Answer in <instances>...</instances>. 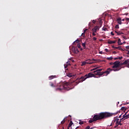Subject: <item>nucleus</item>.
Segmentation results:
<instances>
[{
    "label": "nucleus",
    "mask_w": 129,
    "mask_h": 129,
    "mask_svg": "<svg viewBox=\"0 0 129 129\" xmlns=\"http://www.w3.org/2000/svg\"><path fill=\"white\" fill-rule=\"evenodd\" d=\"M119 112V111H117L116 113H110L108 112H101L98 114L94 115L93 118L89 120V122L90 123H92L93 121H97V120H101V119H105V118L111 117V116H113V115H116Z\"/></svg>",
    "instance_id": "1"
},
{
    "label": "nucleus",
    "mask_w": 129,
    "mask_h": 129,
    "mask_svg": "<svg viewBox=\"0 0 129 129\" xmlns=\"http://www.w3.org/2000/svg\"><path fill=\"white\" fill-rule=\"evenodd\" d=\"M91 77L95 78V76H94V74H93L92 73H90L88 74H86L84 76H82L81 78H78L77 79V80H78V82H75V85H78V84H79V83H80V82H83V81H85V80H86V79H87V78H90Z\"/></svg>",
    "instance_id": "2"
},
{
    "label": "nucleus",
    "mask_w": 129,
    "mask_h": 129,
    "mask_svg": "<svg viewBox=\"0 0 129 129\" xmlns=\"http://www.w3.org/2000/svg\"><path fill=\"white\" fill-rule=\"evenodd\" d=\"M69 83L68 82H61L58 85V87L55 88V90L61 91V90H70V88L69 87Z\"/></svg>",
    "instance_id": "3"
},
{
    "label": "nucleus",
    "mask_w": 129,
    "mask_h": 129,
    "mask_svg": "<svg viewBox=\"0 0 129 129\" xmlns=\"http://www.w3.org/2000/svg\"><path fill=\"white\" fill-rule=\"evenodd\" d=\"M112 68H108V69H110V73L111 71H114V72H116V71H119L121 68H120V61L116 60V61L113 62V66L112 67Z\"/></svg>",
    "instance_id": "4"
},
{
    "label": "nucleus",
    "mask_w": 129,
    "mask_h": 129,
    "mask_svg": "<svg viewBox=\"0 0 129 129\" xmlns=\"http://www.w3.org/2000/svg\"><path fill=\"white\" fill-rule=\"evenodd\" d=\"M110 70L109 69H107V70L104 72H97V73H94V74H95V75H99V76H102L103 74H107L106 75H108V74L110 73Z\"/></svg>",
    "instance_id": "5"
},
{
    "label": "nucleus",
    "mask_w": 129,
    "mask_h": 129,
    "mask_svg": "<svg viewBox=\"0 0 129 129\" xmlns=\"http://www.w3.org/2000/svg\"><path fill=\"white\" fill-rule=\"evenodd\" d=\"M72 50L75 54H78V53H79V50H78L77 47H75V46H73Z\"/></svg>",
    "instance_id": "6"
},
{
    "label": "nucleus",
    "mask_w": 129,
    "mask_h": 129,
    "mask_svg": "<svg viewBox=\"0 0 129 129\" xmlns=\"http://www.w3.org/2000/svg\"><path fill=\"white\" fill-rule=\"evenodd\" d=\"M101 27V26L100 27L95 26L94 28L92 29L93 33H96V32H97V31H99V29Z\"/></svg>",
    "instance_id": "7"
},
{
    "label": "nucleus",
    "mask_w": 129,
    "mask_h": 129,
    "mask_svg": "<svg viewBox=\"0 0 129 129\" xmlns=\"http://www.w3.org/2000/svg\"><path fill=\"white\" fill-rule=\"evenodd\" d=\"M94 61H95V59L93 58L92 59L86 60V62H87V64H92Z\"/></svg>",
    "instance_id": "8"
},
{
    "label": "nucleus",
    "mask_w": 129,
    "mask_h": 129,
    "mask_svg": "<svg viewBox=\"0 0 129 129\" xmlns=\"http://www.w3.org/2000/svg\"><path fill=\"white\" fill-rule=\"evenodd\" d=\"M127 62H128V60H125L123 62H120V66H122V65H127Z\"/></svg>",
    "instance_id": "9"
},
{
    "label": "nucleus",
    "mask_w": 129,
    "mask_h": 129,
    "mask_svg": "<svg viewBox=\"0 0 129 129\" xmlns=\"http://www.w3.org/2000/svg\"><path fill=\"white\" fill-rule=\"evenodd\" d=\"M114 122H116L115 124H118L119 123V119L116 118L114 120Z\"/></svg>",
    "instance_id": "10"
},
{
    "label": "nucleus",
    "mask_w": 129,
    "mask_h": 129,
    "mask_svg": "<svg viewBox=\"0 0 129 129\" xmlns=\"http://www.w3.org/2000/svg\"><path fill=\"white\" fill-rule=\"evenodd\" d=\"M117 22L119 25H121V24H122V23H121V18H119L117 19Z\"/></svg>",
    "instance_id": "11"
},
{
    "label": "nucleus",
    "mask_w": 129,
    "mask_h": 129,
    "mask_svg": "<svg viewBox=\"0 0 129 129\" xmlns=\"http://www.w3.org/2000/svg\"><path fill=\"white\" fill-rule=\"evenodd\" d=\"M116 43V41H111V40H108V44H114Z\"/></svg>",
    "instance_id": "12"
},
{
    "label": "nucleus",
    "mask_w": 129,
    "mask_h": 129,
    "mask_svg": "<svg viewBox=\"0 0 129 129\" xmlns=\"http://www.w3.org/2000/svg\"><path fill=\"white\" fill-rule=\"evenodd\" d=\"M77 47H78L81 51H82V50H83V49L81 48V45L80 44V43H78Z\"/></svg>",
    "instance_id": "13"
},
{
    "label": "nucleus",
    "mask_w": 129,
    "mask_h": 129,
    "mask_svg": "<svg viewBox=\"0 0 129 129\" xmlns=\"http://www.w3.org/2000/svg\"><path fill=\"white\" fill-rule=\"evenodd\" d=\"M82 45L83 47V49H86V42L83 43Z\"/></svg>",
    "instance_id": "14"
},
{
    "label": "nucleus",
    "mask_w": 129,
    "mask_h": 129,
    "mask_svg": "<svg viewBox=\"0 0 129 129\" xmlns=\"http://www.w3.org/2000/svg\"><path fill=\"white\" fill-rule=\"evenodd\" d=\"M122 56L119 57V56H117L116 57H114V60H118V59H119L120 60L122 59Z\"/></svg>",
    "instance_id": "15"
},
{
    "label": "nucleus",
    "mask_w": 129,
    "mask_h": 129,
    "mask_svg": "<svg viewBox=\"0 0 129 129\" xmlns=\"http://www.w3.org/2000/svg\"><path fill=\"white\" fill-rule=\"evenodd\" d=\"M102 70V69H97L96 70V71L93 72V73H96L97 72H101Z\"/></svg>",
    "instance_id": "16"
},
{
    "label": "nucleus",
    "mask_w": 129,
    "mask_h": 129,
    "mask_svg": "<svg viewBox=\"0 0 129 129\" xmlns=\"http://www.w3.org/2000/svg\"><path fill=\"white\" fill-rule=\"evenodd\" d=\"M76 43L77 44H79V39H77L75 41L73 42V45H75Z\"/></svg>",
    "instance_id": "17"
},
{
    "label": "nucleus",
    "mask_w": 129,
    "mask_h": 129,
    "mask_svg": "<svg viewBox=\"0 0 129 129\" xmlns=\"http://www.w3.org/2000/svg\"><path fill=\"white\" fill-rule=\"evenodd\" d=\"M115 49H118V50H120V51H123V49L121 48V46H118L117 47H115Z\"/></svg>",
    "instance_id": "18"
},
{
    "label": "nucleus",
    "mask_w": 129,
    "mask_h": 129,
    "mask_svg": "<svg viewBox=\"0 0 129 129\" xmlns=\"http://www.w3.org/2000/svg\"><path fill=\"white\" fill-rule=\"evenodd\" d=\"M54 77H56V76H51L49 77V80L53 79Z\"/></svg>",
    "instance_id": "19"
},
{
    "label": "nucleus",
    "mask_w": 129,
    "mask_h": 129,
    "mask_svg": "<svg viewBox=\"0 0 129 129\" xmlns=\"http://www.w3.org/2000/svg\"><path fill=\"white\" fill-rule=\"evenodd\" d=\"M118 44L119 45H122V43H121V41H120V38H119V39H118Z\"/></svg>",
    "instance_id": "20"
},
{
    "label": "nucleus",
    "mask_w": 129,
    "mask_h": 129,
    "mask_svg": "<svg viewBox=\"0 0 129 129\" xmlns=\"http://www.w3.org/2000/svg\"><path fill=\"white\" fill-rule=\"evenodd\" d=\"M86 64H87V63L86 62V60L85 61H83L82 62L81 66H84L86 65Z\"/></svg>",
    "instance_id": "21"
},
{
    "label": "nucleus",
    "mask_w": 129,
    "mask_h": 129,
    "mask_svg": "<svg viewBox=\"0 0 129 129\" xmlns=\"http://www.w3.org/2000/svg\"><path fill=\"white\" fill-rule=\"evenodd\" d=\"M67 76H68V77L71 78V77H72L73 75H72V74H71V73H69V74H68L67 75Z\"/></svg>",
    "instance_id": "22"
},
{
    "label": "nucleus",
    "mask_w": 129,
    "mask_h": 129,
    "mask_svg": "<svg viewBox=\"0 0 129 129\" xmlns=\"http://www.w3.org/2000/svg\"><path fill=\"white\" fill-rule=\"evenodd\" d=\"M72 124H73V122H72V121H71L69 124L68 127H71V125H72Z\"/></svg>",
    "instance_id": "23"
},
{
    "label": "nucleus",
    "mask_w": 129,
    "mask_h": 129,
    "mask_svg": "<svg viewBox=\"0 0 129 129\" xmlns=\"http://www.w3.org/2000/svg\"><path fill=\"white\" fill-rule=\"evenodd\" d=\"M65 121H66V120H65V118L61 121V124H64V123H65Z\"/></svg>",
    "instance_id": "24"
},
{
    "label": "nucleus",
    "mask_w": 129,
    "mask_h": 129,
    "mask_svg": "<svg viewBox=\"0 0 129 129\" xmlns=\"http://www.w3.org/2000/svg\"><path fill=\"white\" fill-rule=\"evenodd\" d=\"M117 125H122V123H121V119L119 120V123H118Z\"/></svg>",
    "instance_id": "25"
},
{
    "label": "nucleus",
    "mask_w": 129,
    "mask_h": 129,
    "mask_svg": "<svg viewBox=\"0 0 129 129\" xmlns=\"http://www.w3.org/2000/svg\"><path fill=\"white\" fill-rule=\"evenodd\" d=\"M121 110H126V108L125 107H122L121 108Z\"/></svg>",
    "instance_id": "26"
},
{
    "label": "nucleus",
    "mask_w": 129,
    "mask_h": 129,
    "mask_svg": "<svg viewBox=\"0 0 129 129\" xmlns=\"http://www.w3.org/2000/svg\"><path fill=\"white\" fill-rule=\"evenodd\" d=\"M106 59L107 60H112V59H113V57H112V56H111L110 57H107Z\"/></svg>",
    "instance_id": "27"
},
{
    "label": "nucleus",
    "mask_w": 129,
    "mask_h": 129,
    "mask_svg": "<svg viewBox=\"0 0 129 129\" xmlns=\"http://www.w3.org/2000/svg\"><path fill=\"white\" fill-rule=\"evenodd\" d=\"M50 85L51 86V87H55V86L54 85V84L52 82H50Z\"/></svg>",
    "instance_id": "28"
},
{
    "label": "nucleus",
    "mask_w": 129,
    "mask_h": 129,
    "mask_svg": "<svg viewBox=\"0 0 129 129\" xmlns=\"http://www.w3.org/2000/svg\"><path fill=\"white\" fill-rule=\"evenodd\" d=\"M117 35H123V32H116Z\"/></svg>",
    "instance_id": "29"
},
{
    "label": "nucleus",
    "mask_w": 129,
    "mask_h": 129,
    "mask_svg": "<svg viewBox=\"0 0 129 129\" xmlns=\"http://www.w3.org/2000/svg\"><path fill=\"white\" fill-rule=\"evenodd\" d=\"M127 113V112H125V114L123 115V117L122 118L123 119H124V118H125V116Z\"/></svg>",
    "instance_id": "30"
},
{
    "label": "nucleus",
    "mask_w": 129,
    "mask_h": 129,
    "mask_svg": "<svg viewBox=\"0 0 129 129\" xmlns=\"http://www.w3.org/2000/svg\"><path fill=\"white\" fill-rule=\"evenodd\" d=\"M102 31H107V28L103 27L102 28Z\"/></svg>",
    "instance_id": "31"
},
{
    "label": "nucleus",
    "mask_w": 129,
    "mask_h": 129,
    "mask_svg": "<svg viewBox=\"0 0 129 129\" xmlns=\"http://www.w3.org/2000/svg\"><path fill=\"white\" fill-rule=\"evenodd\" d=\"M115 28V29H119V25L118 24L116 25Z\"/></svg>",
    "instance_id": "32"
},
{
    "label": "nucleus",
    "mask_w": 129,
    "mask_h": 129,
    "mask_svg": "<svg viewBox=\"0 0 129 129\" xmlns=\"http://www.w3.org/2000/svg\"><path fill=\"white\" fill-rule=\"evenodd\" d=\"M66 64L69 66V65H70V61H67Z\"/></svg>",
    "instance_id": "33"
},
{
    "label": "nucleus",
    "mask_w": 129,
    "mask_h": 129,
    "mask_svg": "<svg viewBox=\"0 0 129 129\" xmlns=\"http://www.w3.org/2000/svg\"><path fill=\"white\" fill-rule=\"evenodd\" d=\"M64 67L65 69H66V68H67V67H68V65L67 64H64Z\"/></svg>",
    "instance_id": "34"
},
{
    "label": "nucleus",
    "mask_w": 129,
    "mask_h": 129,
    "mask_svg": "<svg viewBox=\"0 0 129 129\" xmlns=\"http://www.w3.org/2000/svg\"><path fill=\"white\" fill-rule=\"evenodd\" d=\"M82 37H85V33H83L82 34Z\"/></svg>",
    "instance_id": "35"
},
{
    "label": "nucleus",
    "mask_w": 129,
    "mask_h": 129,
    "mask_svg": "<svg viewBox=\"0 0 129 129\" xmlns=\"http://www.w3.org/2000/svg\"><path fill=\"white\" fill-rule=\"evenodd\" d=\"M83 123H84V122H83V121H80L79 122V124H83Z\"/></svg>",
    "instance_id": "36"
},
{
    "label": "nucleus",
    "mask_w": 129,
    "mask_h": 129,
    "mask_svg": "<svg viewBox=\"0 0 129 129\" xmlns=\"http://www.w3.org/2000/svg\"><path fill=\"white\" fill-rule=\"evenodd\" d=\"M97 68H94V69H93L91 70V71H94V70H96V69H97Z\"/></svg>",
    "instance_id": "37"
},
{
    "label": "nucleus",
    "mask_w": 129,
    "mask_h": 129,
    "mask_svg": "<svg viewBox=\"0 0 129 129\" xmlns=\"http://www.w3.org/2000/svg\"><path fill=\"white\" fill-rule=\"evenodd\" d=\"M93 40L94 41H96V40H97V38H96V37H93Z\"/></svg>",
    "instance_id": "38"
},
{
    "label": "nucleus",
    "mask_w": 129,
    "mask_h": 129,
    "mask_svg": "<svg viewBox=\"0 0 129 129\" xmlns=\"http://www.w3.org/2000/svg\"><path fill=\"white\" fill-rule=\"evenodd\" d=\"M92 35H93V36H96V34H95V32H93Z\"/></svg>",
    "instance_id": "39"
},
{
    "label": "nucleus",
    "mask_w": 129,
    "mask_h": 129,
    "mask_svg": "<svg viewBox=\"0 0 129 129\" xmlns=\"http://www.w3.org/2000/svg\"><path fill=\"white\" fill-rule=\"evenodd\" d=\"M105 51L107 53H108V49H107V48H105Z\"/></svg>",
    "instance_id": "40"
},
{
    "label": "nucleus",
    "mask_w": 129,
    "mask_h": 129,
    "mask_svg": "<svg viewBox=\"0 0 129 129\" xmlns=\"http://www.w3.org/2000/svg\"><path fill=\"white\" fill-rule=\"evenodd\" d=\"M117 126H118V125H117V124H116V125L114 126V128H116Z\"/></svg>",
    "instance_id": "41"
},
{
    "label": "nucleus",
    "mask_w": 129,
    "mask_h": 129,
    "mask_svg": "<svg viewBox=\"0 0 129 129\" xmlns=\"http://www.w3.org/2000/svg\"><path fill=\"white\" fill-rule=\"evenodd\" d=\"M86 129H90V126H88L86 127Z\"/></svg>",
    "instance_id": "42"
},
{
    "label": "nucleus",
    "mask_w": 129,
    "mask_h": 129,
    "mask_svg": "<svg viewBox=\"0 0 129 129\" xmlns=\"http://www.w3.org/2000/svg\"><path fill=\"white\" fill-rule=\"evenodd\" d=\"M87 30H88V29H86L84 30V33H85L86 32V31H87Z\"/></svg>",
    "instance_id": "43"
},
{
    "label": "nucleus",
    "mask_w": 129,
    "mask_h": 129,
    "mask_svg": "<svg viewBox=\"0 0 129 129\" xmlns=\"http://www.w3.org/2000/svg\"><path fill=\"white\" fill-rule=\"evenodd\" d=\"M126 49H127V50H129V46H127L125 47Z\"/></svg>",
    "instance_id": "44"
},
{
    "label": "nucleus",
    "mask_w": 129,
    "mask_h": 129,
    "mask_svg": "<svg viewBox=\"0 0 129 129\" xmlns=\"http://www.w3.org/2000/svg\"><path fill=\"white\" fill-rule=\"evenodd\" d=\"M111 35H112V36H114V34L113 33V32H111Z\"/></svg>",
    "instance_id": "45"
},
{
    "label": "nucleus",
    "mask_w": 129,
    "mask_h": 129,
    "mask_svg": "<svg viewBox=\"0 0 129 129\" xmlns=\"http://www.w3.org/2000/svg\"><path fill=\"white\" fill-rule=\"evenodd\" d=\"M92 23L95 24V23H96V21H95V20H93Z\"/></svg>",
    "instance_id": "46"
},
{
    "label": "nucleus",
    "mask_w": 129,
    "mask_h": 129,
    "mask_svg": "<svg viewBox=\"0 0 129 129\" xmlns=\"http://www.w3.org/2000/svg\"><path fill=\"white\" fill-rule=\"evenodd\" d=\"M100 25L101 26V25H102V21H100Z\"/></svg>",
    "instance_id": "47"
},
{
    "label": "nucleus",
    "mask_w": 129,
    "mask_h": 129,
    "mask_svg": "<svg viewBox=\"0 0 129 129\" xmlns=\"http://www.w3.org/2000/svg\"><path fill=\"white\" fill-rule=\"evenodd\" d=\"M112 48H113L114 49H115V48H117V47H114V46L113 45V46H112Z\"/></svg>",
    "instance_id": "48"
},
{
    "label": "nucleus",
    "mask_w": 129,
    "mask_h": 129,
    "mask_svg": "<svg viewBox=\"0 0 129 129\" xmlns=\"http://www.w3.org/2000/svg\"><path fill=\"white\" fill-rule=\"evenodd\" d=\"M110 65H113V62H110Z\"/></svg>",
    "instance_id": "49"
},
{
    "label": "nucleus",
    "mask_w": 129,
    "mask_h": 129,
    "mask_svg": "<svg viewBox=\"0 0 129 129\" xmlns=\"http://www.w3.org/2000/svg\"><path fill=\"white\" fill-rule=\"evenodd\" d=\"M120 119H121V121H123V119L122 118H120Z\"/></svg>",
    "instance_id": "50"
},
{
    "label": "nucleus",
    "mask_w": 129,
    "mask_h": 129,
    "mask_svg": "<svg viewBox=\"0 0 129 129\" xmlns=\"http://www.w3.org/2000/svg\"><path fill=\"white\" fill-rule=\"evenodd\" d=\"M121 115H122V114H121V115H120L119 116V118H120L121 117Z\"/></svg>",
    "instance_id": "51"
},
{
    "label": "nucleus",
    "mask_w": 129,
    "mask_h": 129,
    "mask_svg": "<svg viewBox=\"0 0 129 129\" xmlns=\"http://www.w3.org/2000/svg\"><path fill=\"white\" fill-rule=\"evenodd\" d=\"M126 61H128L127 64H129V59H127V60H126Z\"/></svg>",
    "instance_id": "52"
},
{
    "label": "nucleus",
    "mask_w": 129,
    "mask_h": 129,
    "mask_svg": "<svg viewBox=\"0 0 129 129\" xmlns=\"http://www.w3.org/2000/svg\"><path fill=\"white\" fill-rule=\"evenodd\" d=\"M116 53V51H113V54H115Z\"/></svg>",
    "instance_id": "53"
},
{
    "label": "nucleus",
    "mask_w": 129,
    "mask_h": 129,
    "mask_svg": "<svg viewBox=\"0 0 129 129\" xmlns=\"http://www.w3.org/2000/svg\"><path fill=\"white\" fill-rule=\"evenodd\" d=\"M127 67L128 68H129V63H128V64H127Z\"/></svg>",
    "instance_id": "54"
},
{
    "label": "nucleus",
    "mask_w": 129,
    "mask_h": 129,
    "mask_svg": "<svg viewBox=\"0 0 129 129\" xmlns=\"http://www.w3.org/2000/svg\"><path fill=\"white\" fill-rule=\"evenodd\" d=\"M126 21H129V18H126Z\"/></svg>",
    "instance_id": "55"
},
{
    "label": "nucleus",
    "mask_w": 129,
    "mask_h": 129,
    "mask_svg": "<svg viewBox=\"0 0 129 129\" xmlns=\"http://www.w3.org/2000/svg\"><path fill=\"white\" fill-rule=\"evenodd\" d=\"M92 24V23L91 22H90L89 23V26H90V25Z\"/></svg>",
    "instance_id": "56"
},
{
    "label": "nucleus",
    "mask_w": 129,
    "mask_h": 129,
    "mask_svg": "<svg viewBox=\"0 0 129 129\" xmlns=\"http://www.w3.org/2000/svg\"><path fill=\"white\" fill-rule=\"evenodd\" d=\"M100 54H102V51L100 52Z\"/></svg>",
    "instance_id": "57"
},
{
    "label": "nucleus",
    "mask_w": 129,
    "mask_h": 129,
    "mask_svg": "<svg viewBox=\"0 0 129 129\" xmlns=\"http://www.w3.org/2000/svg\"><path fill=\"white\" fill-rule=\"evenodd\" d=\"M115 33H116H116H118V32L115 31Z\"/></svg>",
    "instance_id": "58"
},
{
    "label": "nucleus",
    "mask_w": 129,
    "mask_h": 129,
    "mask_svg": "<svg viewBox=\"0 0 129 129\" xmlns=\"http://www.w3.org/2000/svg\"><path fill=\"white\" fill-rule=\"evenodd\" d=\"M122 21H124V19H123L122 20Z\"/></svg>",
    "instance_id": "59"
},
{
    "label": "nucleus",
    "mask_w": 129,
    "mask_h": 129,
    "mask_svg": "<svg viewBox=\"0 0 129 129\" xmlns=\"http://www.w3.org/2000/svg\"><path fill=\"white\" fill-rule=\"evenodd\" d=\"M62 129H65V128H64V127H62Z\"/></svg>",
    "instance_id": "60"
},
{
    "label": "nucleus",
    "mask_w": 129,
    "mask_h": 129,
    "mask_svg": "<svg viewBox=\"0 0 129 129\" xmlns=\"http://www.w3.org/2000/svg\"><path fill=\"white\" fill-rule=\"evenodd\" d=\"M127 54H129V50H128V53H127Z\"/></svg>",
    "instance_id": "61"
},
{
    "label": "nucleus",
    "mask_w": 129,
    "mask_h": 129,
    "mask_svg": "<svg viewBox=\"0 0 129 129\" xmlns=\"http://www.w3.org/2000/svg\"><path fill=\"white\" fill-rule=\"evenodd\" d=\"M129 112V110L127 111V112Z\"/></svg>",
    "instance_id": "62"
},
{
    "label": "nucleus",
    "mask_w": 129,
    "mask_h": 129,
    "mask_svg": "<svg viewBox=\"0 0 129 129\" xmlns=\"http://www.w3.org/2000/svg\"><path fill=\"white\" fill-rule=\"evenodd\" d=\"M127 104H128V103H127Z\"/></svg>",
    "instance_id": "63"
},
{
    "label": "nucleus",
    "mask_w": 129,
    "mask_h": 129,
    "mask_svg": "<svg viewBox=\"0 0 129 129\" xmlns=\"http://www.w3.org/2000/svg\"><path fill=\"white\" fill-rule=\"evenodd\" d=\"M90 129H92V128H91Z\"/></svg>",
    "instance_id": "64"
}]
</instances>
